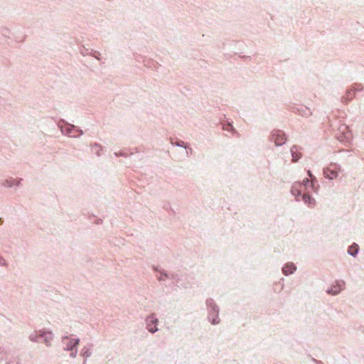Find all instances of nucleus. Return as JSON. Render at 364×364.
Wrapping results in <instances>:
<instances>
[{"label": "nucleus", "instance_id": "ddd939ff", "mask_svg": "<svg viewBox=\"0 0 364 364\" xmlns=\"http://www.w3.org/2000/svg\"><path fill=\"white\" fill-rule=\"evenodd\" d=\"M309 183V178H305V179H304V180H303V184H302V186H303V188H304V187H306Z\"/></svg>", "mask_w": 364, "mask_h": 364}, {"label": "nucleus", "instance_id": "20e7f679", "mask_svg": "<svg viewBox=\"0 0 364 364\" xmlns=\"http://www.w3.org/2000/svg\"><path fill=\"white\" fill-rule=\"evenodd\" d=\"M303 191V186L301 183H296L294 184L291 189V193L294 196H295L296 197L299 196Z\"/></svg>", "mask_w": 364, "mask_h": 364}, {"label": "nucleus", "instance_id": "9b49d317", "mask_svg": "<svg viewBox=\"0 0 364 364\" xmlns=\"http://www.w3.org/2000/svg\"><path fill=\"white\" fill-rule=\"evenodd\" d=\"M308 174H309V176H310V178H311V186L313 187V186H314V179H315V178H313V176H312V174H311V171H308Z\"/></svg>", "mask_w": 364, "mask_h": 364}, {"label": "nucleus", "instance_id": "6e6552de", "mask_svg": "<svg viewBox=\"0 0 364 364\" xmlns=\"http://www.w3.org/2000/svg\"><path fill=\"white\" fill-rule=\"evenodd\" d=\"M358 251V246L356 244H353L348 248V253L353 256L355 255Z\"/></svg>", "mask_w": 364, "mask_h": 364}, {"label": "nucleus", "instance_id": "423d86ee", "mask_svg": "<svg viewBox=\"0 0 364 364\" xmlns=\"http://www.w3.org/2000/svg\"><path fill=\"white\" fill-rule=\"evenodd\" d=\"M302 199L304 202L307 204L309 207L313 208L315 205V200L311 198L309 194L304 193Z\"/></svg>", "mask_w": 364, "mask_h": 364}, {"label": "nucleus", "instance_id": "0eeeda50", "mask_svg": "<svg viewBox=\"0 0 364 364\" xmlns=\"http://www.w3.org/2000/svg\"><path fill=\"white\" fill-rule=\"evenodd\" d=\"M283 272L285 275L292 274L296 270V267L294 264H287L283 268Z\"/></svg>", "mask_w": 364, "mask_h": 364}, {"label": "nucleus", "instance_id": "f8f14e48", "mask_svg": "<svg viewBox=\"0 0 364 364\" xmlns=\"http://www.w3.org/2000/svg\"><path fill=\"white\" fill-rule=\"evenodd\" d=\"M223 129L230 131L232 129V126L230 124H228L223 127Z\"/></svg>", "mask_w": 364, "mask_h": 364}, {"label": "nucleus", "instance_id": "f257e3e1", "mask_svg": "<svg viewBox=\"0 0 364 364\" xmlns=\"http://www.w3.org/2000/svg\"><path fill=\"white\" fill-rule=\"evenodd\" d=\"M272 137L277 146L282 145L287 140L285 134L281 131L274 132L273 133Z\"/></svg>", "mask_w": 364, "mask_h": 364}, {"label": "nucleus", "instance_id": "9d476101", "mask_svg": "<svg viewBox=\"0 0 364 364\" xmlns=\"http://www.w3.org/2000/svg\"><path fill=\"white\" fill-rule=\"evenodd\" d=\"M291 152H292L293 161H297L299 159L300 155H298V154L294 155V152L293 151V150H291Z\"/></svg>", "mask_w": 364, "mask_h": 364}, {"label": "nucleus", "instance_id": "39448f33", "mask_svg": "<svg viewBox=\"0 0 364 364\" xmlns=\"http://www.w3.org/2000/svg\"><path fill=\"white\" fill-rule=\"evenodd\" d=\"M324 175L329 179H333L338 176V171L334 168H327L324 170Z\"/></svg>", "mask_w": 364, "mask_h": 364}, {"label": "nucleus", "instance_id": "1a4fd4ad", "mask_svg": "<svg viewBox=\"0 0 364 364\" xmlns=\"http://www.w3.org/2000/svg\"><path fill=\"white\" fill-rule=\"evenodd\" d=\"M69 344L67 345V349L68 350H72L74 346H77L79 343V340L78 339H76V340H72V341H69Z\"/></svg>", "mask_w": 364, "mask_h": 364}, {"label": "nucleus", "instance_id": "f03ea898", "mask_svg": "<svg viewBox=\"0 0 364 364\" xmlns=\"http://www.w3.org/2000/svg\"><path fill=\"white\" fill-rule=\"evenodd\" d=\"M146 322H147L148 330L151 333H154L158 330V328L156 326V325L158 323V320L156 318H155L154 316H153V315L150 316L146 319Z\"/></svg>", "mask_w": 364, "mask_h": 364}, {"label": "nucleus", "instance_id": "7ed1b4c3", "mask_svg": "<svg viewBox=\"0 0 364 364\" xmlns=\"http://www.w3.org/2000/svg\"><path fill=\"white\" fill-rule=\"evenodd\" d=\"M345 283L343 281H338L336 282V285H332L330 289L328 290V294L336 295L338 294L343 288Z\"/></svg>", "mask_w": 364, "mask_h": 364}]
</instances>
